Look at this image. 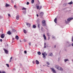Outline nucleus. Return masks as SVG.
I'll return each mask as SVG.
<instances>
[{
  "instance_id": "nucleus-1",
  "label": "nucleus",
  "mask_w": 73,
  "mask_h": 73,
  "mask_svg": "<svg viewBox=\"0 0 73 73\" xmlns=\"http://www.w3.org/2000/svg\"><path fill=\"white\" fill-rule=\"evenodd\" d=\"M42 25L45 27L46 26V23H45V20H43L42 21Z\"/></svg>"
},
{
  "instance_id": "nucleus-2",
  "label": "nucleus",
  "mask_w": 73,
  "mask_h": 73,
  "mask_svg": "<svg viewBox=\"0 0 73 73\" xmlns=\"http://www.w3.org/2000/svg\"><path fill=\"white\" fill-rule=\"evenodd\" d=\"M39 16L40 17H42V16L44 15V13L43 12H41L40 13H39Z\"/></svg>"
},
{
  "instance_id": "nucleus-3",
  "label": "nucleus",
  "mask_w": 73,
  "mask_h": 73,
  "mask_svg": "<svg viewBox=\"0 0 73 73\" xmlns=\"http://www.w3.org/2000/svg\"><path fill=\"white\" fill-rule=\"evenodd\" d=\"M5 34H3L1 35V37L2 38H4V37H5Z\"/></svg>"
},
{
  "instance_id": "nucleus-4",
  "label": "nucleus",
  "mask_w": 73,
  "mask_h": 73,
  "mask_svg": "<svg viewBox=\"0 0 73 73\" xmlns=\"http://www.w3.org/2000/svg\"><path fill=\"white\" fill-rule=\"evenodd\" d=\"M50 69H51V70H52V72H53V73H55V70H54V68H51Z\"/></svg>"
},
{
  "instance_id": "nucleus-5",
  "label": "nucleus",
  "mask_w": 73,
  "mask_h": 73,
  "mask_svg": "<svg viewBox=\"0 0 73 73\" xmlns=\"http://www.w3.org/2000/svg\"><path fill=\"white\" fill-rule=\"evenodd\" d=\"M58 69L59 70H61V71H62V70H63V69H62V68L60 67H58Z\"/></svg>"
},
{
  "instance_id": "nucleus-6",
  "label": "nucleus",
  "mask_w": 73,
  "mask_h": 73,
  "mask_svg": "<svg viewBox=\"0 0 73 73\" xmlns=\"http://www.w3.org/2000/svg\"><path fill=\"white\" fill-rule=\"evenodd\" d=\"M73 19V18H69L67 19L68 21H70L71 20H72Z\"/></svg>"
},
{
  "instance_id": "nucleus-7",
  "label": "nucleus",
  "mask_w": 73,
  "mask_h": 73,
  "mask_svg": "<svg viewBox=\"0 0 73 73\" xmlns=\"http://www.w3.org/2000/svg\"><path fill=\"white\" fill-rule=\"evenodd\" d=\"M4 50L6 54H8V51L7 50L4 49Z\"/></svg>"
},
{
  "instance_id": "nucleus-8",
  "label": "nucleus",
  "mask_w": 73,
  "mask_h": 73,
  "mask_svg": "<svg viewBox=\"0 0 73 73\" xmlns=\"http://www.w3.org/2000/svg\"><path fill=\"white\" fill-rule=\"evenodd\" d=\"M43 37L44 38V40H46V37L45 36V35H44V34H43Z\"/></svg>"
},
{
  "instance_id": "nucleus-9",
  "label": "nucleus",
  "mask_w": 73,
  "mask_h": 73,
  "mask_svg": "<svg viewBox=\"0 0 73 73\" xmlns=\"http://www.w3.org/2000/svg\"><path fill=\"white\" fill-rule=\"evenodd\" d=\"M36 62L37 65H38V64H39V62L37 60H36Z\"/></svg>"
},
{
  "instance_id": "nucleus-10",
  "label": "nucleus",
  "mask_w": 73,
  "mask_h": 73,
  "mask_svg": "<svg viewBox=\"0 0 73 73\" xmlns=\"http://www.w3.org/2000/svg\"><path fill=\"white\" fill-rule=\"evenodd\" d=\"M15 38L16 39V40H19V36H15Z\"/></svg>"
},
{
  "instance_id": "nucleus-11",
  "label": "nucleus",
  "mask_w": 73,
  "mask_h": 73,
  "mask_svg": "<svg viewBox=\"0 0 73 73\" xmlns=\"http://www.w3.org/2000/svg\"><path fill=\"white\" fill-rule=\"evenodd\" d=\"M6 7H9V6H10V5L7 3H6L5 5Z\"/></svg>"
},
{
  "instance_id": "nucleus-12",
  "label": "nucleus",
  "mask_w": 73,
  "mask_h": 73,
  "mask_svg": "<svg viewBox=\"0 0 73 73\" xmlns=\"http://www.w3.org/2000/svg\"><path fill=\"white\" fill-rule=\"evenodd\" d=\"M42 54L43 56V58H46V57L45 56V55H44V53H42Z\"/></svg>"
},
{
  "instance_id": "nucleus-13",
  "label": "nucleus",
  "mask_w": 73,
  "mask_h": 73,
  "mask_svg": "<svg viewBox=\"0 0 73 73\" xmlns=\"http://www.w3.org/2000/svg\"><path fill=\"white\" fill-rule=\"evenodd\" d=\"M73 2H72V1H71L70 2L68 3V4H69V5H71V4H73Z\"/></svg>"
},
{
  "instance_id": "nucleus-14",
  "label": "nucleus",
  "mask_w": 73,
  "mask_h": 73,
  "mask_svg": "<svg viewBox=\"0 0 73 73\" xmlns=\"http://www.w3.org/2000/svg\"><path fill=\"white\" fill-rule=\"evenodd\" d=\"M27 25H28L29 27H31V24H30V23H27Z\"/></svg>"
},
{
  "instance_id": "nucleus-15",
  "label": "nucleus",
  "mask_w": 73,
  "mask_h": 73,
  "mask_svg": "<svg viewBox=\"0 0 73 73\" xmlns=\"http://www.w3.org/2000/svg\"><path fill=\"white\" fill-rule=\"evenodd\" d=\"M49 56H53V54L52 53H49Z\"/></svg>"
},
{
  "instance_id": "nucleus-16",
  "label": "nucleus",
  "mask_w": 73,
  "mask_h": 73,
  "mask_svg": "<svg viewBox=\"0 0 73 73\" xmlns=\"http://www.w3.org/2000/svg\"><path fill=\"white\" fill-rule=\"evenodd\" d=\"M7 34H8V35H11V33L10 32V31H9L7 33Z\"/></svg>"
},
{
  "instance_id": "nucleus-17",
  "label": "nucleus",
  "mask_w": 73,
  "mask_h": 73,
  "mask_svg": "<svg viewBox=\"0 0 73 73\" xmlns=\"http://www.w3.org/2000/svg\"><path fill=\"white\" fill-rule=\"evenodd\" d=\"M23 32L24 33H25V34H26V33H27V31L25 29H24L23 30Z\"/></svg>"
},
{
  "instance_id": "nucleus-18",
  "label": "nucleus",
  "mask_w": 73,
  "mask_h": 73,
  "mask_svg": "<svg viewBox=\"0 0 73 73\" xmlns=\"http://www.w3.org/2000/svg\"><path fill=\"white\" fill-rule=\"evenodd\" d=\"M16 19L17 20H19V15H17V16Z\"/></svg>"
},
{
  "instance_id": "nucleus-19",
  "label": "nucleus",
  "mask_w": 73,
  "mask_h": 73,
  "mask_svg": "<svg viewBox=\"0 0 73 73\" xmlns=\"http://www.w3.org/2000/svg\"><path fill=\"white\" fill-rule=\"evenodd\" d=\"M37 21H38V23H39L40 21H41L39 19H37Z\"/></svg>"
},
{
  "instance_id": "nucleus-20",
  "label": "nucleus",
  "mask_w": 73,
  "mask_h": 73,
  "mask_svg": "<svg viewBox=\"0 0 73 73\" xmlns=\"http://www.w3.org/2000/svg\"><path fill=\"white\" fill-rule=\"evenodd\" d=\"M38 54V55H41V52L40 51H38L37 52Z\"/></svg>"
},
{
  "instance_id": "nucleus-21",
  "label": "nucleus",
  "mask_w": 73,
  "mask_h": 73,
  "mask_svg": "<svg viewBox=\"0 0 73 73\" xmlns=\"http://www.w3.org/2000/svg\"><path fill=\"white\" fill-rule=\"evenodd\" d=\"M27 12V11H26V10H25V11H23V13H24V14H26V13Z\"/></svg>"
},
{
  "instance_id": "nucleus-22",
  "label": "nucleus",
  "mask_w": 73,
  "mask_h": 73,
  "mask_svg": "<svg viewBox=\"0 0 73 73\" xmlns=\"http://www.w3.org/2000/svg\"><path fill=\"white\" fill-rule=\"evenodd\" d=\"M35 2V1L34 0H32L31 1V3L32 4H33Z\"/></svg>"
},
{
  "instance_id": "nucleus-23",
  "label": "nucleus",
  "mask_w": 73,
  "mask_h": 73,
  "mask_svg": "<svg viewBox=\"0 0 73 73\" xmlns=\"http://www.w3.org/2000/svg\"><path fill=\"white\" fill-rule=\"evenodd\" d=\"M22 10H26L27 9L25 7H23V9H22Z\"/></svg>"
},
{
  "instance_id": "nucleus-24",
  "label": "nucleus",
  "mask_w": 73,
  "mask_h": 73,
  "mask_svg": "<svg viewBox=\"0 0 73 73\" xmlns=\"http://www.w3.org/2000/svg\"><path fill=\"white\" fill-rule=\"evenodd\" d=\"M33 28H36V26L35 25H33Z\"/></svg>"
},
{
  "instance_id": "nucleus-25",
  "label": "nucleus",
  "mask_w": 73,
  "mask_h": 73,
  "mask_svg": "<svg viewBox=\"0 0 73 73\" xmlns=\"http://www.w3.org/2000/svg\"><path fill=\"white\" fill-rule=\"evenodd\" d=\"M13 58H12V57H11L10 58V61H9V62H11V60H12V59Z\"/></svg>"
},
{
  "instance_id": "nucleus-26",
  "label": "nucleus",
  "mask_w": 73,
  "mask_h": 73,
  "mask_svg": "<svg viewBox=\"0 0 73 73\" xmlns=\"http://www.w3.org/2000/svg\"><path fill=\"white\" fill-rule=\"evenodd\" d=\"M12 31L15 32H16V30H15V29H12Z\"/></svg>"
},
{
  "instance_id": "nucleus-27",
  "label": "nucleus",
  "mask_w": 73,
  "mask_h": 73,
  "mask_svg": "<svg viewBox=\"0 0 73 73\" xmlns=\"http://www.w3.org/2000/svg\"><path fill=\"white\" fill-rule=\"evenodd\" d=\"M57 18H55V23H57Z\"/></svg>"
},
{
  "instance_id": "nucleus-28",
  "label": "nucleus",
  "mask_w": 73,
  "mask_h": 73,
  "mask_svg": "<svg viewBox=\"0 0 73 73\" xmlns=\"http://www.w3.org/2000/svg\"><path fill=\"white\" fill-rule=\"evenodd\" d=\"M14 8H17V7L16 6V5H15L14 6Z\"/></svg>"
},
{
  "instance_id": "nucleus-29",
  "label": "nucleus",
  "mask_w": 73,
  "mask_h": 73,
  "mask_svg": "<svg viewBox=\"0 0 73 73\" xmlns=\"http://www.w3.org/2000/svg\"><path fill=\"white\" fill-rule=\"evenodd\" d=\"M41 8H42V6H40V7H39V10L40 9H41Z\"/></svg>"
},
{
  "instance_id": "nucleus-30",
  "label": "nucleus",
  "mask_w": 73,
  "mask_h": 73,
  "mask_svg": "<svg viewBox=\"0 0 73 73\" xmlns=\"http://www.w3.org/2000/svg\"><path fill=\"white\" fill-rule=\"evenodd\" d=\"M6 65L8 67H9V64H6Z\"/></svg>"
},
{
  "instance_id": "nucleus-31",
  "label": "nucleus",
  "mask_w": 73,
  "mask_h": 73,
  "mask_svg": "<svg viewBox=\"0 0 73 73\" xmlns=\"http://www.w3.org/2000/svg\"><path fill=\"white\" fill-rule=\"evenodd\" d=\"M36 8H37V9H39V6H37L36 7Z\"/></svg>"
},
{
  "instance_id": "nucleus-32",
  "label": "nucleus",
  "mask_w": 73,
  "mask_h": 73,
  "mask_svg": "<svg viewBox=\"0 0 73 73\" xmlns=\"http://www.w3.org/2000/svg\"><path fill=\"white\" fill-rule=\"evenodd\" d=\"M44 55L45 56H47V54L45 53V52H44Z\"/></svg>"
},
{
  "instance_id": "nucleus-33",
  "label": "nucleus",
  "mask_w": 73,
  "mask_h": 73,
  "mask_svg": "<svg viewBox=\"0 0 73 73\" xmlns=\"http://www.w3.org/2000/svg\"><path fill=\"white\" fill-rule=\"evenodd\" d=\"M68 61V59H65V60H64V61H65V62H66V61Z\"/></svg>"
},
{
  "instance_id": "nucleus-34",
  "label": "nucleus",
  "mask_w": 73,
  "mask_h": 73,
  "mask_svg": "<svg viewBox=\"0 0 73 73\" xmlns=\"http://www.w3.org/2000/svg\"><path fill=\"white\" fill-rule=\"evenodd\" d=\"M8 16H9V17H11V15L10 14H8Z\"/></svg>"
},
{
  "instance_id": "nucleus-35",
  "label": "nucleus",
  "mask_w": 73,
  "mask_h": 73,
  "mask_svg": "<svg viewBox=\"0 0 73 73\" xmlns=\"http://www.w3.org/2000/svg\"><path fill=\"white\" fill-rule=\"evenodd\" d=\"M29 3L28 2H27V5H29Z\"/></svg>"
},
{
  "instance_id": "nucleus-36",
  "label": "nucleus",
  "mask_w": 73,
  "mask_h": 73,
  "mask_svg": "<svg viewBox=\"0 0 73 73\" xmlns=\"http://www.w3.org/2000/svg\"><path fill=\"white\" fill-rule=\"evenodd\" d=\"M47 35L48 36H50V35H49V33H47Z\"/></svg>"
},
{
  "instance_id": "nucleus-37",
  "label": "nucleus",
  "mask_w": 73,
  "mask_h": 73,
  "mask_svg": "<svg viewBox=\"0 0 73 73\" xmlns=\"http://www.w3.org/2000/svg\"><path fill=\"white\" fill-rule=\"evenodd\" d=\"M65 5V6H66V5H67V4L66 3H64V4Z\"/></svg>"
},
{
  "instance_id": "nucleus-38",
  "label": "nucleus",
  "mask_w": 73,
  "mask_h": 73,
  "mask_svg": "<svg viewBox=\"0 0 73 73\" xmlns=\"http://www.w3.org/2000/svg\"><path fill=\"white\" fill-rule=\"evenodd\" d=\"M55 67H56V69H58V67L57 66H55Z\"/></svg>"
},
{
  "instance_id": "nucleus-39",
  "label": "nucleus",
  "mask_w": 73,
  "mask_h": 73,
  "mask_svg": "<svg viewBox=\"0 0 73 73\" xmlns=\"http://www.w3.org/2000/svg\"><path fill=\"white\" fill-rule=\"evenodd\" d=\"M38 27L40 28V24H38Z\"/></svg>"
},
{
  "instance_id": "nucleus-40",
  "label": "nucleus",
  "mask_w": 73,
  "mask_h": 73,
  "mask_svg": "<svg viewBox=\"0 0 73 73\" xmlns=\"http://www.w3.org/2000/svg\"><path fill=\"white\" fill-rule=\"evenodd\" d=\"M24 53H25V54H27V51H24Z\"/></svg>"
},
{
  "instance_id": "nucleus-41",
  "label": "nucleus",
  "mask_w": 73,
  "mask_h": 73,
  "mask_svg": "<svg viewBox=\"0 0 73 73\" xmlns=\"http://www.w3.org/2000/svg\"><path fill=\"white\" fill-rule=\"evenodd\" d=\"M26 41L27 40H26V39H24V42H26Z\"/></svg>"
},
{
  "instance_id": "nucleus-42",
  "label": "nucleus",
  "mask_w": 73,
  "mask_h": 73,
  "mask_svg": "<svg viewBox=\"0 0 73 73\" xmlns=\"http://www.w3.org/2000/svg\"><path fill=\"white\" fill-rule=\"evenodd\" d=\"M47 65H49V64H50L49 62H47Z\"/></svg>"
},
{
  "instance_id": "nucleus-43",
  "label": "nucleus",
  "mask_w": 73,
  "mask_h": 73,
  "mask_svg": "<svg viewBox=\"0 0 73 73\" xmlns=\"http://www.w3.org/2000/svg\"><path fill=\"white\" fill-rule=\"evenodd\" d=\"M50 39V36H49L48 38V40H49Z\"/></svg>"
},
{
  "instance_id": "nucleus-44",
  "label": "nucleus",
  "mask_w": 73,
  "mask_h": 73,
  "mask_svg": "<svg viewBox=\"0 0 73 73\" xmlns=\"http://www.w3.org/2000/svg\"><path fill=\"white\" fill-rule=\"evenodd\" d=\"M0 41L1 42H2L3 41V40H2V39H0Z\"/></svg>"
},
{
  "instance_id": "nucleus-45",
  "label": "nucleus",
  "mask_w": 73,
  "mask_h": 73,
  "mask_svg": "<svg viewBox=\"0 0 73 73\" xmlns=\"http://www.w3.org/2000/svg\"><path fill=\"white\" fill-rule=\"evenodd\" d=\"M29 45H31V42H29Z\"/></svg>"
},
{
  "instance_id": "nucleus-46",
  "label": "nucleus",
  "mask_w": 73,
  "mask_h": 73,
  "mask_svg": "<svg viewBox=\"0 0 73 73\" xmlns=\"http://www.w3.org/2000/svg\"><path fill=\"white\" fill-rule=\"evenodd\" d=\"M2 73H6L5 71H2Z\"/></svg>"
},
{
  "instance_id": "nucleus-47",
  "label": "nucleus",
  "mask_w": 73,
  "mask_h": 73,
  "mask_svg": "<svg viewBox=\"0 0 73 73\" xmlns=\"http://www.w3.org/2000/svg\"><path fill=\"white\" fill-rule=\"evenodd\" d=\"M33 64H35V61H33Z\"/></svg>"
},
{
  "instance_id": "nucleus-48",
  "label": "nucleus",
  "mask_w": 73,
  "mask_h": 73,
  "mask_svg": "<svg viewBox=\"0 0 73 73\" xmlns=\"http://www.w3.org/2000/svg\"><path fill=\"white\" fill-rule=\"evenodd\" d=\"M54 36H52V38H54Z\"/></svg>"
},
{
  "instance_id": "nucleus-49",
  "label": "nucleus",
  "mask_w": 73,
  "mask_h": 73,
  "mask_svg": "<svg viewBox=\"0 0 73 73\" xmlns=\"http://www.w3.org/2000/svg\"><path fill=\"white\" fill-rule=\"evenodd\" d=\"M46 46H44V48H46Z\"/></svg>"
},
{
  "instance_id": "nucleus-50",
  "label": "nucleus",
  "mask_w": 73,
  "mask_h": 73,
  "mask_svg": "<svg viewBox=\"0 0 73 73\" xmlns=\"http://www.w3.org/2000/svg\"><path fill=\"white\" fill-rule=\"evenodd\" d=\"M36 16H37V17H38V15L36 14Z\"/></svg>"
},
{
  "instance_id": "nucleus-51",
  "label": "nucleus",
  "mask_w": 73,
  "mask_h": 73,
  "mask_svg": "<svg viewBox=\"0 0 73 73\" xmlns=\"http://www.w3.org/2000/svg\"><path fill=\"white\" fill-rule=\"evenodd\" d=\"M12 40H15V38H13Z\"/></svg>"
},
{
  "instance_id": "nucleus-52",
  "label": "nucleus",
  "mask_w": 73,
  "mask_h": 73,
  "mask_svg": "<svg viewBox=\"0 0 73 73\" xmlns=\"http://www.w3.org/2000/svg\"><path fill=\"white\" fill-rule=\"evenodd\" d=\"M45 45H46V43H44V46H45Z\"/></svg>"
},
{
  "instance_id": "nucleus-53",
  "label": "nucleus",
  "mask_w": 73,
  "mask_h": 73,
  "mask_svg": "<svg viewBox=\"0 0 73 73\" xmlns=\"http://www.w3.org/2000/svg\"><path fill=\"white\" fill-rule=\"evenodd\" d=\"M14 70H16L15 69V68L14 69Z\"/></svg>"
},
{
  "instance_id": "nucleus-54",
  "label": "nucleus",
  "mask_w": 73,
  "mask_h": 73,
  "mask_svg": "<svg viewBox=\"0 0 73 73\" xmlns=\"http://www.w3.org/2000/svg\"><path fill=\"white\" fill-rule=\"evenodd\" d=\"M0 18H1V15H0Z\"/></svg>"
},
{
  "instance_id": "nucleus-55",
  "label": "nucleus",
  "mask_w": 73,
  "mask_h": 73,
  "mask_svg": "<svg viewBox=\"0 0 73 73\" xmlns=\"http://www.w3.org/2000/svg\"><path fill=\"white\" fill-rule=\"evenodd\" d=\"M2 72H1V71H0V73H2Z\"/></svg>"
},
{
  "instance_id": "nucleus-56",
  "label": "nucleus",
  "mask_w": 73,
  "mask_h": 73,
  "mask_svg": "<svg viewBox=\"0 0 73 73\" xmlns=\"http://www.w3.org/2000/svg\"><path fill=\"white\" fill-rule=\"evenodd\" d=\"M72 46H73V43H72Z\"/></svg>"
},
{
  "instance_id": "nucleus-57",
  "label": "nucleus",
  "mask_w": 73,
  "mask_h": 73,
  "mask_svg": "<svg viewBox=\"0 0 73 73\" xmlns=\"http://www.w3.org/2000/svg\"><path fill=\"white\" fill-rule=\"evenodd\" d=\"M54 22H55V19H54Z\"/></svg>"
},
{
  "instance_id": "nucleus-58",
  "label": "nucleus",
  "mask_w": 73,
  "mask_h": 73,
  "mask_svg": "<svg viewBox=\"0 0 73 73\" xmlns=\"http://www.w3.org/2000/svg\"><path fill=\"white\" fill-rule=\"evenodd\" d=\"M67 21H66V23H67Z\"/></svg>"
},
{
  "instance_id": "nucleus-59",
  "label": "nucleus",
  "mask_w": 73,
  "mask_h": 73,
  "mask_svg": "<svg viewBox=\"0 0 73 73\" xmlns=\"http://www.w3.org/2000/svg\"><path fill=\"white\" fill-rule=\"evenodd\" d=\"M25 73H27V71H26Z\"/></svg>"
},
{
  "instance_id": "nucleus-60",
  "label": "nucleus",
  "mask_w": 73,
  "mask_h": 73,
  "mask_svg": "<svg viewBox=\"0 0 73 73\" xmlns=\"http://www.w3.org/2000/svg\"><path fill=\"white\" fill-rule=\"evenodd\" d=\"M20 42H21V40H20Z\"/></svg>"
},
{
  "instance_id": "nucleus-61",
  "label": "nucleus",
  "mask_w": 73,
  "mask_h": 73,
  "mask_svg": "<svg viewBox=\"0 0 73 73\" xmlns=\"http://www.w3.org/2000/svg\"><path fill=\"white\" fill-rule=\"evenodd\" d=\"M42 29H43V28L42 27Z\"/></svg>"
},
{
  "instance_id": "nucleus-62",
  "label": "nucleus",
  "mask_w": 73,
  "mask_h": 73,
  "mask_svg": "<svg viewBox=\"0 0 73 73\" xmlns=\"http://www.w3.org/2000/svg\"><path fill=\"white\" fill-rule=\"evenodd\" d=\"M47 66L49 67V66Z\"/></svg>"
},
{
  "instance_id": "nucleus-63",
  "label": "nucleus",
  "mask_w": 73,
  "mask_h": 73,
  "mask_svg": "<svg viewBox=\"0 0 73 73\" xmlns=\"http://www.w3.org/2000/svg\"><path fill=\"white\" fill-rule=\"evenodd\" d=\"M43 66H44V65H43Z\"/></svg>"
},
{
  "instance_id": "nucleus-64",
  "label": "nucleus",
  "mask_w": 73,
  "mask_h": 73,
  "mask_svg": "<svg viewBox=\"0 0 73 73\" xmlns=\"http://www.w3.org/2000/svg\"><path fill=\"white\" fill-rule=\"evenodd\" d=\"M55 73H56V72H55Z\"/></svg>"
}]
</instances>
